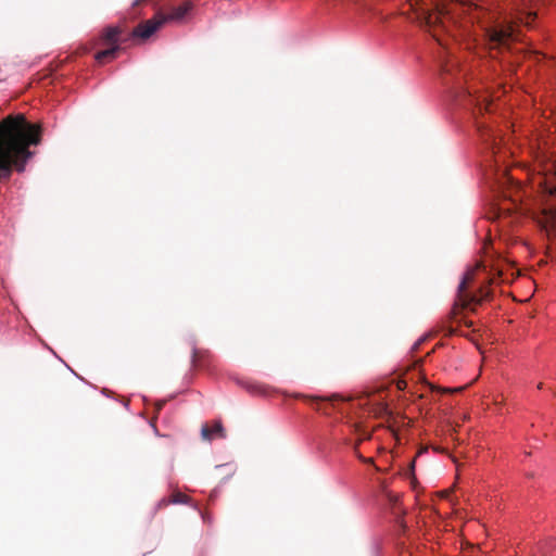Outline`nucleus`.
<instances>
[{"label":"nucleus","mask_w":556,"mask_h":556,"mask_svg":"<svg viewBox=\"0 0 556 556\" xmlns=\"http://www.w3.org/2000/svg\"><path fill=\"white\" fill-rule=\"evenodd\" d=\"M433 37L437 39V41L443 46L444 43L442 42L441 38L437 35V34H433Z\"/></svg>","instance_id":"nucleus-19"},{"label":"nucleus","mask_w":556,"mask_h":556,"mask_svg":"<svg viewBox=\"0 0 556 556\" xmlns=\"http://www.w3.org/2000/svg\"><path fill=\"white\" fill-rule=\"evenodd\" d=\"M494 271L492 277L488 279V286H481L478 292L471 293L468 291L470 283L475 278V270H468L457 289V295L452 308L453 316H457L465 308L475 311V306L480 305L483 301H489L492 296V290L489 288L490 285L495 282L497 277L502 276V270L497 267H492Z\"/></svg>","instance_id":"nucleus-3"},{"label":"nucleus","mask_w":556,"mask_h":556,"mask_svg":"<svg viewBox=\"0 0 556 556\" xmlns=\"http://www.w3.org/2000/svg\"><path fill=\"white\" fill-rule=\"evenodd\" d=\"M477 129H478L480 136L485 141L493 137L491 129H489V127L486 125H484L483 123L478 122V121H477Z\"/></svg>","instance_id":"nucleus-12"},{"label":"nucleus","mask_w":556,"mask_h":556,"mask_svg":"<svg viewBox=\"0 0 556 556\" xmlns=\"http://www.w3.org/2000/svg\"><path fill=\"white\" fill-rule=\"evenodd\" d=\"M193 4L191 1H185L178 7L170 9L168 13H163L164 24L167 22H180L192 10Z\"/></svg>","instance_id":"nucleus-7"},{"label":"nucleus","mask_w":556,"mask_h":556,"mask_svg":"<svg viewBox=\"0 0 556 556\" xmlns=\"http://www.w3.org/2000/svg\"><path fill=\"white\" fill-rule=\"evenodd\" d=\"M201 437L205 441H212L215 438L224 439L226 433L222 421L215 420L212 427L207 424L203 425L201 429Z\"/></svg>","instance_id":"nucleus-8"},{"label":"nucleus","mask_w":556,"mask_h":556,"mask_svg":"<svg viewBox=\"0 0 556 556\" xmlns=\"http://www.w3.org/2000/svg\"><path fill=\"white\" fill-rule=\"evenodd\" d=\"M544 0H522L516 9L514 22L507 24L497 23L495 17L476 4H463L453 0H412L410 7L416 12L417 18L429 27L441 25L446 28L443 18L453 20L455 15L466 13L470 21H477L483 31V37L491 50L508 48L509 43L517 40L518 34L514 25L517 22L530 26L536 13L532 8Z\"/></svg>","instance_id":"nucleus-1"},{"label":"nucleus","mask_w":556,"mask_h":556,"mask_svg":"<svg viewBox=\"0 0 556 556\" xmlns=\"http://www.w3.org/2000/svg\"><path fill=\"white\" fill-rule=\"evenodd\" d=\"M555 173L551 176L545 175L539 182L543 195L546 198L543 207V214L546 222L556 227V165L553 164Z\"/></svg>","instance_id":"nucleus-5"},{"label":"nucleus","mask_w":556,"mask_h":556,"mask_svg":"<svg viewBox=\"0 0 556 556\" xmlns=\"http://www.w3.org/2000/svg\"><path fill=\"white\" fill-rule=\"evenodd\" d=\"M354 452H355L356 457L358 458V454H361V453L358 452V448H357V450H354Z\"/></svg>","instance_id":"nucleus-21"},{"label":"nucleus","mask_w":556,"mask_h":556,"mask_svg":"<svg viewBox=\"0 0 556 556\" xmlns=\"http://www.w3.org/2000/svg\"><path fill=\"white\" fill-rule=\"evenodd\" d=\"M543 383H539L538 389H542Z\"/></svg>","instance_id":"nucleus-23"},{"label":"nucleus","mask_w":556,"mask_h":556,"mask_svg":"<svg viewBox=\"0 0 556 556\" xmlns=\"http://www.w3.org/2000/svg\"><path fill=\"white\" fill-rule=\"evenodd\" d=\"M478 268H483V269H485V265L479 264V265H478Z\"/></svg>","instance_id":"nucleus-20"},{"label":"nucleus","mask_w":556,"mask_h":556,"mask_svg":"<svg viewBox=\"0 0 556 556\" xmlns=\"http://www.w3.org/2000/svg\"><path fill=\"white\" fill-rule=\"evenodd\" d=\"M164 26L163 12H157L152 18L139 23L131 31L130 37L141 41L148 40Z\"/></svg>","instance_id":"nucleus-6"},{"label":"nucleus","mask_w":556,"mask_h":556,"mask_svg":"<svg viewBox=\"0 0 556 556\" xmlns=\"http://www.w3.org/2000/svg\"><path fill=\"white\" fill-rule=\"evenodd\" d=\"M468 104L473 106V110L479 111V113H482V111H490L491 102L489 98L484 93H479L475 91V93L468 92Z\"/></svg>","instance_id":"nucleus-9"},{"label":"nucleus","mask_w":556,"mask_h":556,"mask_svg":"<svg viewBox=\"0 0 556 556\" xmlns=\"http://www.w3.org/2000/svg\"><path fill=\"white\" fill-rule=\"evenodd\" d=\"M190 497L181 492H174L169 498H162L157 503V508L166 507L168 504H188L190 502Z\"/></svg>","instance_id":"nucleus-10"},{"label":"nucleus","mask_w":556,"mask_h":556,"mask_svg":"<svg viewBox=\"0 0 556 556\" xmlns=\"http://www.w3.org/2000/svg\"><path fill=\"white\" fill-rule=\"evenodd\" d=\"M301 397L316 402V408L318 410L321 409V406L319 405L321 402H334L340 401L342 397L339 394H332L331 396H313V395H301Z\"/></svg>","instance_id":"nucleus-11"},{"label":"nucleus","mask_w":556,"mask_h":556,"mask_svg":"<svg viewBox=\"0 0 556 556\" xmlns=\"http://www.w3.org/2000/svg\"><path fill=\"white\" fill-rule=\"evenodd\" d=\"M369 438H370V434H365L363 438H359V439L356 441L355 445H354V450H357V448L359 447V444L362 443V441H363V440H367V439H369Z\"/></svg>","instance_id":"nucleus-14"},{"label":"nucleus","mask_w":556,"mask_h":556,"mask_svg":"<svg viewBox=\"0 0 556 556\" xmlns=\"http://www.w3.org/2000/svg\"><path fill=\"white\" fill-rule=\"evenodd\" d=\"M452 490H445L441 492V496L447 498L451 494Z\"/></svg>","instance_id":"nucleus-16"},{"label":"nucleus","mask_w":556,"mask_h":556,"mask_svg":"<svg viewBox=\"0 0 556 556\" xmlns=\"http://www.w3.org/2000/svg\"><path fill=\"white\" fill-rule=\"evenodd\" d=\"M198 357V352L194 350L192 355V363L195 364Z\"/></svg>","instance_id":"nucleus-18"},{"label":"nucleus","mask_w":556,"mask_h":556,"mask_svg":"<svg viewBox=\"0 0 556 556\" xmlns=\"http://www.w3.org/2000/svg\"><path fill=\"white\" fill-rule=\"evenodd\" d=\"M40 140V126L27 122L23 114L8 115L0 121V181L9 179L14 170H25L34 155L30 147Z\"/></svg>","instance_id":"nucleus-2"},{"label":"nucleus","mask_w":556,"mask_h":556,"mask_svg":"<svg viewBox=\"0 0 556 556\" xmlns=\"http://www.w3.org/2000/svg\"><path fill=\"white\" fill-rule=\"evenodd\" d=\"M124 29L119 25L106 26L102 29L100 36L93 41V48L103 47L94 54V59L99 64H103L108 60L117 58L122 50V34Z\"/></svg>","instance_id":"nucleus-4"},{"label":"nucleus","mask_w":556,"mask_h":556,"mask_svg":"<svg viewBox=\"0 0 556 556\" xmlns=\"http://www.w3.org/2000/svg\"><path fill=\"white\" fill-rule=\"evenodd\" d=\"M164 404H165V401H160V402H157V403L155 404V409H156V412H160V410L163 408Z\"/></svg>","instance_id":"nucleus-15"},{"label":"nucleus","mask_w":556,"mask_h":556,"mask_svg":"<svg viewBox=\"0 0 556 556\" xmlns=\"http://www.w3.org/2000/svg\"><path fill=\"white\" fill-rule=\"evenodd\" d=\"M455 333V330L454 329H450V334H453Z\"/></svg>","instance_id":"nucleus-22"},{"label":"nucleus","mask_w":556,"mask_h":556,"mask_svg":"<svg viewBox=\"0 0 556 556\" xmlns=\"http://www.w3.org/2000/svg\"><path fill=\"white\" fill-rule=\"evenodd\" d=\"M405 386H406V382H405V381H403V380H401V381H399V382H397V388H399V389H403Z\"/></svg>","instance_id":"nucleus-17"},{"label":"nucleus","mask_w":556,"mask_h":556,"mask_svg":"<svg viewBox=\"0 0 556 556\" xmlns=\"http://www.w3.org/2000/svg\"><path fill=\"white\" fill-rule=\"evenodd\" d=\"M358 459L365 464H374L372 458L364 457L362 454H358Z\"/></svg>","instance_id":"nucleus-13"}]
</instances>
